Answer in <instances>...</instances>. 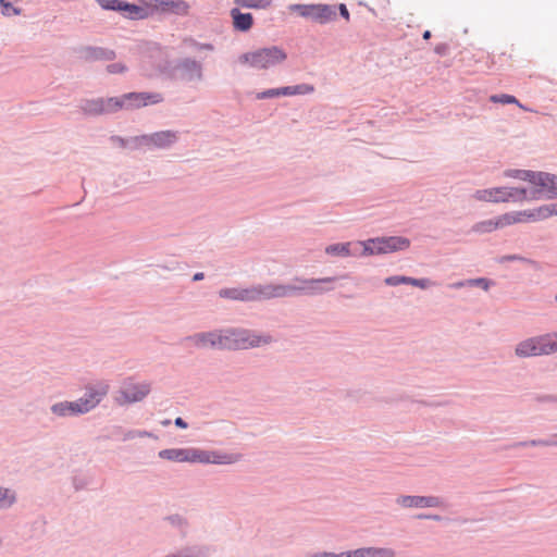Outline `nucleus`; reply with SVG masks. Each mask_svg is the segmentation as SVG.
<instances>
[{"label":"nucleus","mask_w":557,"mask_h":557,"mask_svg":"<svg viewBox=\"0 0 557 557\" xmlns=\"http://www.w3.org/2000/svg\"><path fill=\"white\" fill-rule=\"evenodd\" d=\"M185 341L193 342L199 348H216L226 350H239L260 347L270 344L272 337L259 335L246 329H226L222 331L200 332L185 337Z\"/></svg>","instance_id":"obj_1"},{"label":"nucleus","mask_w":557,"mask_h":557,"mask_svg":"<svg viewBox=\"0 0 557 557\" xmlns=\"http://www.w3.org/2000/svg\"><path fill=\"white\" fill-rule=\"evenodd\" d=\"M515 352L520 358L557 352V332L527 338L516 346Z\"/></svg>","instance_id":"obj_2"},{"label":"nucleus","mask_w":557,"mask_h":557,"mask_svg":"<svg viewBox=\"0 0 557 557\" xmlns=\"http://www.w3.org/2000/svg\"><path fill=\"white\" fill-rule=\"evenodd\" d=\"M362 253L367 256L403 251L410 247V239L404 236H382L362 240Z\"/></svg>","instance_id":"obj_3"},{"label":"nucleus","mask_w":557,"mask_h":557,"mask_svg":"<svg viewBox=\"0 0 557 557\" xmlns=\"http://www.w3.org/2000/svg\"><path fill=\"white\" fill-rule=\"evenodd\" d=\"M289 10L294 13H297L301 17L308 18L312 22L319 24H326L331 21H334L337 16L336 13V4H326V3H296L290 4Z\"/></svg>","instance_id":"obj_4"},{"label":"nucleus","mask_w":557,"mask_h":557,"mask_svg":"<svg viewBox=\"0 0 557 557\" xmlns=\"http://www.w3.org/2000/svg\"><path fill=\"white\" fill-rule=\"evenodd\" d=\"M286 58V52L277 46L261 48L242 55V59L245 62L256 69H268L270 66H274L285 61Z\"/></svg>","instance_id":"obj_5"},{"label":"nucleus","mask_w":557,"mask_h":557,"mask_svg":"<svg viewBox=\"0 0 557 557\" xmlns=\"http://www.w3.org/2000/svg\"><path fill=\"white\" fill-rule=\"evenodd\" d=\"M166 75L174 81L193 82L202 78V65L191 58L178 59L166 67Z\"/></svg>","instance_id":"obj_6"},{"label":"nucleus","mask_w":557,"mask_h":557,"mask_svg":"<svg viewBox=\"0 0 557 557\" xmlns=\"http://www.w3.org/2000/svg\"><path fill=\"white\" fill-rule=\"evenodd\" d=\"M125 110L140 109L163 101V95L154 91H131L124 94Z\"/></svg>","instance_id":"obj_7"},{"label":"nucleus","mask_w":557,"mask_h":557,"mask_svg":"<svg viewBox=\"0 0 557 557\" xmlns=\"http://www.w3.org/2000/svg\"><path fill=\"white\" fill-rule=\"evenodd\" d=\"M396 503L405 508H442L445 500L438 496L401 495Z\"/></svg>","instance_id":"obj_8"},{"label":"nucleus","mask_w":557,"mask_h":557,"mask_svg":"<svg viewBox=\"0 0 557 557\" xmlns=\"http://www.w3.org/2000/svg\"><path fill=\"white\" fill-rule=\"evenodd\" d=\"M74 52L86 62L113 61L116 58L114 50L97 46H79L74 49Z\"/></svg>","instance_id":"obj_9"},{"label":"nucleus","mask_w":557,"mask_h":557,"mask_svg":"<svg viewBox=\"0 0 557 557\" xmlns=\"http://www.w3.org/2000/svg\"><path fill=\"white\" fill-rule=\"evenodd\" d=\"M307 278L295 277L289 284H273V298L307 296Z\"/></svg>","instance_id":"obj_10"},{"label":"nucleus","mask_w":557,"mask_h":557,"mask_svg":"<svg viewBox=\"0 0 557 557\" xmlns=\"http://www.w3.org/2000/svg\"><path fill=\"white\" fill-rule=\"evenodd\" d=\"M362 244L361 242H346V243H335L327 245L325 247V253L331 257H364L367 253L361 252Z\"/></svg>","instance_id":"obj_11"},{"label":"nucleus","mask_w":557,"mask_h":557,"mask_svg":"<svg viewBox=\"0 0 557 557\" xmlns=\"http://www.w3.org/2000/svg\"><path fill=\"white\" fill-rule=\"evenodd\" d=\"M273 283L270 284H258L250 287L240 288V301H260L273 298Z\"/></svg>","instance_id":"obj_12"},{"label":"nucleus","mask_w":557,"mask_h":557,"mask_svg":"<svg viewBox=\"0 0 557 557\" xmlns=\"http://www.w3.org/2000/svg\"><path fill=\"white\" fill-rule=\"evenodd\" d=\"M108 385L99 384V385H89L86 387V392L83 397L78 398V403L81 406L86 408L84 410L85 413L89 412L94 409L107 395Z\"/></svg>","instance_id":"obj_13"},{"label":"nucleus","mask_w":557,"mask_h":557,"mask_svg":"<svg viewBox=\"0 0 557 557\" xmlns=\"http://www.w3.org/2000/svg\"><path fill=\"white\" fill-rule=\"evenodd\" d=\"M147 135V148L168 149L174 145L177 139V132L166 129Z\"/></svg>","instance_id":"obj_14"},{"label":"nucleus","mask_w":557,"mask_h":557,"mask_svg":"<svg viewBox=\"0 0 557 557\" xmlns=\"http://www.w3.org/2000/svg\"><path fill=\"white\" fill-rule=\"evenodd\" d=\"M337 280L336 276H326L319 278H307V296H321L330 293L334 289V282Z\"/></svg>","instance_id":"obj_15"},{"label":"nucleus","mask_w":557,"mask_h":557,"mask_svg":"<svg viewBox=\"0 0 557 557\" xmlns=\"http://www.w3.org/2000/svg\"><path fill=\"white\" fill-rule=\"evenodd\" d=\"M86 408L82 407L81 404L78 403V400H75V401H69V400H63V401H58V403H54L51 407H50V410L52 412V414H54L55 417L58 418H69V417H77V416H81V414H84V410Z\"/></svg>","instance_id":"obj_16"},{"label":"nucleus","mask_w":557,"mask_h":557,"mask_svg":"<svg viewBox=\"0 0 557 557\" xmlns=\"http://www.w3.org/2000/svg\"><path fill=\"white\" fill-rule=\"evenodd\" d=\"M121 13L131 20H146L154 14L153 3L138 5L124 0Z\"/></svg>","instance_id":"obj_17"},{"label":"nucleus","mask_w":557,"mask_h":557,"mask_svg":"<svg viewBox=\"0 0 557 557\" xmlns=\"http://www.w3.org/2000/svg\"><path fill=\"white\" fill-rule=\"evenodd\" d=\"M156 13H171L185 15L188 13L189 5L184 0H156L153 3Z\"/></svg>","instance_id":"obj_18"},{"label":"nucleus","mask_w":557,"mask_h":557,"mask_svg":"<svg viewBox=\"0 0 557 557\" xmlns=\"http://www.w3.org/2000/svg\"><path fill=\"white\" fill-rule=\"evenodd\" d=\"M150 392L148 384H131L124 386L121 391V397L124 403L133 404L143 400Z\"/></svg>","instance_id":"obj_19"},{"label":"nucleus","mask_w":557,"mask_h":557,"mask_svg":"<svg viewBox=\"0 0 557 557\" xmlns=\"http://www.w3.org/2000/svg\"><path fill=\"white\" fill-rule=\"evenodd\" d=\"M233 27L240 33L248 32L253 25V16L249 12H242L239 8H232L230 11Z\"/></svg>","instance_id":"obj_20"},{"label":"nucleus","mask_w":557,"mask_h":557,"mask_svg":"<svg viewBox=\"0 0 557 557\" xmlns=\"http://www.w3.org/2000/svg\"><path fill=\"white\" fill-rule=\"evenodd\" d=\"M503 175L508 178L528 182L533 186H539L541 182L542 171L507 169L504 171Z\"/></svg>","instance_id":"obj_21"},{"label":"nucleus","mask_w":557,"mask_h":557,"mask_svg":"<svg viewBox=\"0 0 557 557\" xmlns=\"http://www.w3.org/2000/svg\"><path fill=\"white\" fill-rule=\"evenodd\" d=\"M384 283L388 286H398L401 284L412 285L421 289H426L431 284L430 278H416L406 275H392L384 280Z\"/></svg>","instance_id":"obj_22"},{"label":"nucleus","mask_w":557,"mask_h":557,"mask_svg":"<svg viewBox=\"0 0 557 557\" xmlns=\"http://www.w3.org/2000/svg\"><path fill=\"white\" fill-rule=\"evenodd\" d=\"M473 197L479 201L493 203L505 202V200H500L502 198H505L503 186L487 189H478L475 190Z\"/></svg>","instance_id":"obj_23"},{"label":"nucleus","mask_w":557,"mask_h":557,"mask_svg":"<svg viewBox=\"0 0 557 557\" xmlns=\"http://www.w3.org/2000/svg\"><path fill=\"white\" fill-rule=\"evenodd\" d=\"M78 107L85 116L103 115L102 98L83 99V100H81Z\"/></svg>","instance_id":"obj_24"},{"label":"nucleus","mask_w":557,"mask_h":557,"mask_svg":"<svg viewBox=\"0 0 557 557\" xmlns=\"http://www.w3.org/2000/svg\"><path fill=\"white\" fill-rule=\"evenodd\" d=\"M158 456L174 462H189V448H165L160 450Z\"/></svg>","instance_id":"obj_25"},{"label":"nucleus","mask_w":557,"mask_h":557,"mask_svg":"<svg viewBox=\"0 0 557 557\" xmlns=\"http://www.w3.org/2000/svg\"><path fill=\"white\" fill-rule=\"evenodd\" d=\"M354 557H395V552L384 547H361L354 549Z\"/></svg>","instance_id":"obj_26"},{"label":"nucleus","mask_w":557,"mask_h":557,"mask_svg":"<svg viewBox=\"0 0 557 557\" xmlns=\"http://www.w3.org/2000/svg\"><path fill=\"white\" fill-rule=\"evenodd\" d=\"M539 186L547 188V199L557 198V175L548 172H543Z\"/></svg>","instance_id":"obj_27"},{"label":"nucleus","mask_w":557,"mask_h":557,"mask_svg":"<svg viewBox=\"0 0 557 557\" xmlns=\"http://www.w3.org/2000/svg\"><path fill=\"white\" fill-rule=\"evenodd\" d=\"M504 196L500 200L505 202H522L527 200V187H509L503 186Z\"/></svg>","instance_id":"obj_28"},{"label":"nucleus","mask_w":557,"mask_h":557,"mask_svg":"<svg viewBox=\"0 0 557 557\" xmlns=\"http://www.w3.org/2000/svg\"><path fill=\"white\" fill-rule=\"evenodd\" d=\"M529 212L531 222L543 221L555 215L553 203L543 205L534 209H529Z\"/></svg>","instance_id":"obj_29"},{"label":"nucleus","mask_w":557,"mask_h":557,"mask_svg":"<svg viewBox=\"0 0 557 557\" xmlns=\"http://www.w3.org/2000/svg\"><path fill=\"white\" fill-rule=\"evenodd\" d=\"M103 114H112L120 110H125L124 96L102 98Z\"/></svg>","instance_id":"obj_30"},{"label":"nucleus","mask_w":557,"mask_h":557,"mask_svg":"<svg viewBox=\"0 0 557 557\" xmlns=\"http://www.w3.org/2000/svg\"><path fill=\"white\" fill-rule=\"evenodd\" d=\"M513 261H519V262H523V263H527L529 265H531L533 269L535 270H540L541 269V265L537 261L533 260V259H530V258H527V257H523L521 255H504L502 257H499L497 259V262L498 263H506V262H513Z\"/></svg>","instance_id":"obj_31"},{"label":"nucleus","mask_w":557,"mask_h":557,"mask_svg":"<svg viewBox=\"0 0 557 557\" xmlns=\"http://www.w3.org/2000/svg\"><path fill=\"white\" fill-rule=\"evenodd\" d=\"M211 465H231L238 460V458L232 454L221 453L216 450H210Z\"/></svg>","instance_id":"obj_32"},{"label":"nucleus","mask_w":557,"mask_h":557,"mask_svg":"<svg viewBox=\"0 0 557 557\" xmlns=\"http://www.w3.org/2000/svg\"><path fill=\"white\" fill-rule=\"evenodd\" d=\"M495 230H498L496 218L480 221L475 223L471 228L472 232L478 234L492 233Z\"/></svg>","instance_id":"obj_33"},{"label":"nucleus","mask_w":557,"mask_h":557,"mask_svg":"<svg viewBox=\"0 0 557 557\" xmlns=\"http://www.w3.org/2000/svg\"><path fill=\"white\" fill-rule=\"evenodd\" d=\"M189 462L195 463H211L210 450H203L199 448H189Z\"/></svg>","instance_id":"obj_34"},{"label":"nucleus","mask_w":557,"mask_h":557,"mask_svg":"<svg viewBox=\"0 0 557 557\" xmlns=\"http://www.w3.org/2000/svg\"><path fill=\"white\" fill-rule=\"evenodd\" d=\"M16 502L15 492L0 486V509H8Z\"/></svg>","instance_id":"obj_35"},{"label":"nucleus","mask_w":557,"mask_h":557,"mask_svg":"<svg viewBox=\"0 0 557 557\" xmlns=\"http://www.w3.org/2000/svg\"><path fill=\"white\" fill-rule=\"evenodd\" d=\"M520 446H556L557 447V434H554L552 438H540L519 442L515 444V447Z\"/></svg>","instance_id":"obj_36"},{"label":"nucleus","mask_w":557,"mask_h":557,"mask_svg":"<svg viewBox=\"0 0 557 557\" xmlns=\"http://www.w3.org/2000/svg\"><path fill=\"white\" fill-rule=\"evenodd\" d=\"M284 90H285L284 86L277 87V88L265 89L263 91L257 92L256 98L259 100H263V99H272V98H276V97H286Z\"/></svg>","instance_id":"obj_37"},{"label":"nucleus","mask_w":557,"mask_h":557,"mask_svg":"<svg viewBox=\"0 0 557 557\" xmlns=\"http://www.w3.org/2000/svg\"><path fill=\"white\" fill-rule=\"evenodd\" d=\"M102 10L122 12L124 0H95Z\"/></svg>","instance_id":"obj_38"},{"label":"nucleus","mask_w":557,"mask_h":557,"mask_svg":"<svg viewBox=\"0 0 557 557\" xmlns=\"http://www.w3.org/2000/svg\"><path fill=\"white\" fill-rule=\"evenodd\" d=\"M490 101L493 103H502V104L515 103V104H518L519 107H522L520 104L519 100L515 96L508 95V94L492 95L490 97Z\"/></svg>","instance_id":"obj_39"},{"label":"nucleus","mask_w":557,"mask_h":557,"mask_svg":"<svg viewBox=\"0 0 557 557\" xmlns=\"http://www.w3.org/2000/svg\"><path fill=\"white\" fill-rule=\"evenodd\" d=\"M236 4L243 8L265 9L271 0H234Z\"/></svg>","instance_id":"obj_40"},{"label":"nucleus","mask_w":557,"mask_h":557,"mask_svg":"<svg viewBox=\"0 0 557 557\" xmlns=\"http://www.w3.org/2000/svg\"><path fill=\"white\" fill-rule=\"evenodd\" d=\"M494 285H495V282L493 280L486 278V277H476V278L467 280V286L481 287L483 290H488Z\"/></svg>","instance_id":"obj_41"},{"label":"nucleus","mask_w":557,"mask_h":557,"mask_svg":"<svg viewBox=\"0 0 557 557\" xmlns=\"http://www.w3.org/2000/svg\"><path fill=\"white\" fill-rule=\"evenodd\" d=\"M164 520L168 521L173 528L181 531L187 527V520L178 513L166 516L164 517Z\"/></svg>","instance_id":"obj_42"},{"label":"nucleus","mask_w":557,"mask_h":557,"mask_svg":"<svg viewBox=\"0 0 557 557\" xmlns=\"http://www.w3.org/2000/svg\"><path fill=\"white\" fill-rule=\"evenodd\" d=\"M147 147V135H138L127 138V149L137 150Z\"/></svg>","instance_id":"obj_43"},{"label":"nucleus","mask_w":557,"mask_h":557,"mask_svg":"<svg viewBox=\"0 0 557 557\" xmlns=\"http://www.w3.org/2000/svg\"><path fill=\"white\" fill-rule=\"evenodd\" d=\"M1 13L5 16L20 15L21 9L13 5L10 0H0Z\"/></svg>","instance_id":"obj_44"},{"label":"nucleus","mask_w":557,"mask_h":557,"mask_svg":"<svg viewBox=\"0 0 557 557\" xmlns=\"http://www.w3.org/2000/svg\"><path fill=\"white\" fill-rule=\"evenodd\" d=\"M543 197L547 198V188L542 186H534L531 189L527 188V200H539Z\"/></svg>","instance_id":"obj_45"},{"label":"nucleus","mask_w":557,"mask_h":557,"mask_svg":"<svg viewBox=\"0 0 557 557\" xmlns=\"http://www.w3.org/2000/svg\"><path fill=\"white\" fill-rule=\"evenodd\" d=\"M239 295H240V288H236V287L222 288L219 290V296L224 299L240 301Z\"/></svg>","instance_id":"obj_46"},{"label":"nucleus","mask_w":557,"mask_h":557,"mask_svg":"<svg viewBox=\"0 0 557 557\" xmlns=\"http://www.w3.org/2000/svg\"><path fill=\"white\" fill-rule=\"evenodd\" d=\"M498 228L516 224L513 211L504 213L496 218Z\"/></svg>","instance_id":"obj_47"},{"label":"nucleus","mask_w":557,"mask_h":557,"mask_svg":"<svg viewBox=\"0 0 557 557\" xmlns=\"http://www.w3.org/2000/svg\"><path fill=\"white\" fill-rule=\"evenodd\" d=\"M107 71L110 74H123L124 72L127 71V66L120 62L111 63V64L107 65Z\"/></svg>","instance_id":"obj_48"},{"label":"nucleus","mask_w":557,"mask_h":557,"mask_svg":"<svg viewBox=\"0 0 557 557\" xmlns=\"http://www.w3.org/2000/svg\"><path fill=\"white\" fill-rule=\"evenodd\" d=\"M144 436H148V437H151L152 436V433L148 432V431H136V430H132V431H128L127 433H125L123 440L124 441H128V440H133L135 437H144Z\"/></svg>","instance_id":"obj_49"},{"label":"nucleus","mask_w":557,"mask_h":557,"mask_svg":"<svg viewBox=\"0 0 557 557\" xmlns=\"http://www.w3.org/2000/svg\"><path fill=\"white\" fill-rule=\"evenodd\" d=\"M294 89L296 95H308L313 92L314 87L310 84H298L294 85Z\"/></svg>","instance_id":"obj_50"},{"label":"nucleus","mask_w":557,"mask_h":557,"mask_svg":"<svg viewBox=\"0 0 557 557\" xmlns=\"http://www.w3.org/2000/svg\"><path fill=\"white\" fill-rule=\"evenodd\" d=\"M75 491H81L88 485V480L84 476L75 475L72 480Z\"/></svg>","instance_id":"obj_51"},{"label":"nucleus","mask_w":557,"mask_h":557,"mask_svg":"<svg viewBox=\"0 0 557 557\" xmlns=\"http://www.w3.org/2000/svg\"><path fill=\"white\" fill-rule=\"evenodd\" d=\"M516 223H524L530 221V212L528 210L513 211Z\"/></svg>","instance_id":"obj_52"},{"label":"nucleus","mask_w":557,"mask_h":557,"mask_svg":"<svg viewBox=\"0 0 557 557\" xmlns=\"http://www.w3.org/2000/svg\"><path fill=\"white\" fill-rule=\"evenodd\" d=\"M110 141L114 145H117L119 147L123 149H127V138H124L119 135H112L110 136Z\"/></svg>","instance_id":"obj_53"},{"label":"nucleus","mask_w":557,"mask_h":557,"mask_svg":"<svg viewBox=\"0 0 557 557\" xmlns=\"http://www.w3.org/2000/svg\"><path fill=\"white\" fill-rule=\"evenodd\" d=\"M416 519L419 520H433V521H442L444 518L440 515L435 513H418Z\"/></svg>","instance_id":"obj_54"},{"label":"nucleus","mask_w":557,"mask_h":557,"mask_svg":"<svg viewBox=\"0 0 557 557\" xmlns=\"http://www.w3.org/2000/svg\"><path fill=\"white\" fill-rule=\"evenodd\" d=\"M337 12L343 18H345L346 21H349L350 14H349V11L345 3H339L336 5V13Z\"/></svg>","instance_id":"obj_55"},{"label":"nucleus","mask_w":557,"mask_h":557,"mask_svg":"<svg viewBox=\"0 0 557 557\" xmlns=\"http://www.w3.org/2000/svg\"><path fill=\"white\" fill-rule=\"evenodd\" d=\"M448 49H449V46L445 42H442V44L436 45V47L434 48V52L441 57H444L447 54Z\"/></svg>","instance_id":"obj_56"},{"label":"nucleus","mask_w":557,"mask_h":557,"mask_svg":"<svg viewBox=\"0 0 557 557\" xmlns=\"http://www.w3.org/2000/svg\"><path fill=\"white\" fill-rule=\"evenodd\" d=\"M191 44L198 50H213V45H211V44H201V42H197L196 40H191Z\"/></svg>","instance_id":"obj_57"},{"label":"nucleus","mask_w":557,"mask_h":557,"mask_svg":"<svg viewBox=\"0 0 557 557\" xmlns=\"http://www.w3.org/2000/svg\"><path fill=\"white\" fill-rule=\"evenodd\" d=\"M174 424L178 429H187L188 428V423L182 417L175 418Z\"/></svg>","instance_id":"obj_58"},{"label":"nucleus","mask_w":557,"mask_h":557,"mask_svg":"<svg viewBox=\"0 0 557 557\" xmlns=\"http://www.w3.org/2000/svg\"><path fill=\"white\" fill-rule=\"evenodd\" d=\"M310 557H337V554L331 552H320L312 554Z\"/></svg>","instance_id":"obj_59"},{"label":"nucleus","mask_w":557,"mask_h":557,"mask_svg":"<svg viewBox=\"0 0 557 557\" xmlns=\"http://www.w3.org/2000/svg\"><path fill=\"white\" fill-rule=\"evenodd\" d=\"M284 87H285L284 92H285L286 97L287 96H296V94H295L296 90L294 89V86H284Z\"/></svg>","instance_id":"obj_60"},{"label":"nucleus","mask_w":557,"mask_h":557,"mask_svg":"<svg viewBox=\"0 0 557 557\" xmlns=\"http://www.w3.org/2000/svg\"><path fill=\"white\" fill-rule=\"evenodd\" d=\"M205 278V273L203 272H197L193 275V281L194 282H198V281H201Z\"/></svg>","instance_id":"obj_61"},{"label":"nucleus","mask_w":557,"mask_h":557,"mask_svg":"<svg viewBox=\"0 0 557 557\" xmlns=\"http://www.w3.org/2000/svg\"><path fill=\"white\" fill-rule=\"evenodd\" d=\"M337 557H354V550H346L337 554Z\"/></svg>","instance_id":"obj_62"},{"label":"nucleus","mask_w":557,"mask_h":557,"mask_svg":"<svg viewBox=\"0 0 557 557\" xmlns=\"http://www.w3.org/2000/svg\"><path fill=\"white\" fill-rule=\"evenodd\" d=\"M431 37H432V34H431V32H430V30H428V29H426V30H424V32H423V34H422V38H423V39L428 40V39H430Z\"/></svg>","instance_id":"obj_63"},{"label":"nucleus","mask_w":557,"mask_h":557,"mask_svg":"<svg viewBox=\"0 0 557 557\" xmlns=\"http://www.w3.org/2000/svg\"><path fill=\"white\" fill-rule=\"evenodd\" d=\"M456 287H463V286H467V281H463V282H458L455 284Z\"/></svg>","instance_id":"obj_64"}]
</instances>
